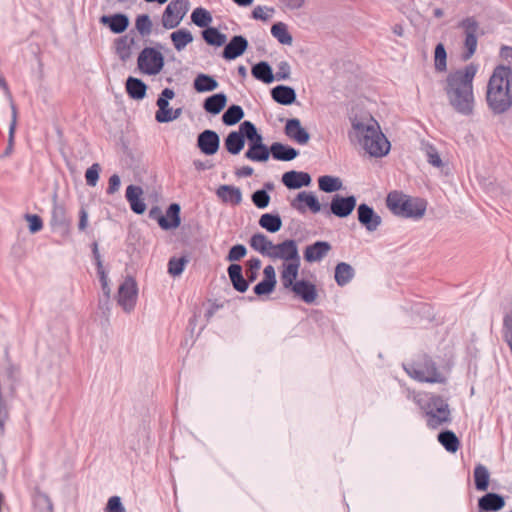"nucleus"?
Here are the masks:
<instances>
[{
  "label": "nucleus",
  "instance_id": "6e6d98bb",
  "mask_svg": "<svg viewBox=\"0 0 512 512\" xmlns=\"http://www.w3.org/2000/svg\"><path fill=\"white\" fill-rule=\"evenodd\" d=\"M253 204L259 209H265L270 202V195L266 189H258L251 196Z\"/></svg>",
  "mask_w": 512,
  "mask_h": 512
},
{
  "label": "nucleus",
  "instance_id": "37998d69",
  "mask_svg": "<svg viewBox=\"0 0 512 512\" xmlns=\"http://www.w3.org/2000/svg\"><path fill=\"white\" fill-rule=\"evenodd\" d=\"M212 20L211 13L203 7H197L191 13L192 23L200 28L206 29L210 26Z\"/></svg>",
  "mask_w": 512,
  "mask_h": 512
},
{
  "label": "nucleus",
  "instance_id": "6ab92c4d",
  "mask_svg": "<svg viewBox=\"0 0 512 512\" xmlns=\"http://www.w3.org/2000/svg\"><path fill=\"white\" fill-rule=\"evenodd\" d=\"M180 211L181 207L178 203H171L167 207L165 215L158 216V225L163 230H172L179 227L181 223Z\"/></svg>",
  "mask_w": 512,
  "mask_h": 512
},
{
  "label": "nucleus",
  "instance_id": "ddd939ff",
  "mask_svg": "<svg viewBox=\"0 0 512 512\" xmlns=\"http://www.w3.org/2000/svg\"><path fill=\"white\" fill-rule=\"evenodd\" d=\"M357 220L369 233L375 232L382 224L381 216L367 203L358 204Z\"/></svg>",
  "mask_w": 512,
  "mask_h": 512
},
{
  "label": "nucleus",
  "instance_id": "473e14b6",
  "mask_svg": "<svg viewBox=\"0 0 512 512\" xmlns=\"http://www.w3.org/2000/svg\"><path fill=\"white\" fill-rule=\"evenodd\" d=\"M203 40L210 46L221 47L227 41V36L216 27L209 26L201 31Z\"/></svg>",
  "mask_w": 512,
  "mask_h": 512
},
{
  "label": "nucleus",
  "instance_id": "5fc2aeb1",
  "mask_svg": "<svg viewBox=\"0 0 512 512\" xmlns=\"http://www.w3.org/2000/svg\"><path fill=\"white\" fill-rule=\"evenodd\" d=\"M271 97L278 104L288 106V85H277L272 88Z\"/></svg>",
  "mask_w": 512,
  "mask_h": 512
},
{
  "label": "nucleus",
  "instance_id": "c03bdc74",
  "mask_svg": "<svg viewBox=\"0 0 512 512\" xmlns=\"http://www.w3.org/2000/svg\"><path fill=\"white\" fill-rule=\"evenodd\" d=\"M300 266V256L298 253L297 243L290 239V284L298 280V270Z\"/></svg>",
  "mask_w": 512,
  "mask_h": 512
},
{
  "label": "nucleus",
  "instance_id": "de8ad7c7",
  "mask_svg": "<svg viewBox=\"0 0 512 512\" xmlns=\"http://www.w3.org/2000/svg\"><path fill=\"white\" fill-rule=\"evenodd\" d=\"M188 262L189 260L186 256L171 257L167 264L168 273L173 277L180 276L183 273Z\"/></svg>",
  "mask_w": 512,
  "mask_h": 512
},
{
  "label": "nucleus",
  "instance_id": "4468645a",
  "mask_svg": "<svg viewBox=\"0 0 512 512\" xmlns=\"http://www.w3.org/2000/svg\"><path fill=\"white\" fill-rule=\"evenodd\" d=\"M268 257L283 260L280 281L282 287L288 289V239H284L278 244H273Z\"/></svg>",
  "mask_w": 512,
  "mask_h": 512
},
{
  "label": "nucleus",
  "instance_id": "f3484780",
  "mask_svg": "<svg viewBox=\"0 0 512 512\" xmlns=\"http://www.w3.org/2000/svg\"><path fill=\"white\" fill-rule=\"evenodd\" d=\"M99 22L109 28L114 34H122L129 27V17L124 13H114L110 15H102Z\"/></svg>",
  "mask_w": 512,
  "mask_h": 512
},
{
  "label": "nucleus",
  "instance_id": "2f4dec72",
  "mask_svg": "<svg viewBox=\"0 0 512 512\" xmlns=\"http://www.w3.org/2000/svg\"><path fill=\"white\" fill-rule=\"evenodd\" d=\"M318 188L324 193H335L343 188L342 180L333 175H321L318 177Z\"/></svg>",
  "mask_w": 512,
  "mask_h": 512
},
{
  "label": "nucleus",
  "instance_id": "603ef678",
  "mask_svg": "<svg viewBox=\"0 0 512 512\" xmlns=\"http://www.w3.org/2000/svg\"><path fill=\"white\" fill-rule=\"evenodd\" d=\"M271 34L281 44H288V26L283 22H276L271 27Z\"/></svg>",
  "mask_w": 512,
  "mask_h": 512
},
{
  "label": "nucleus",
  "instance_id": "774afa93",
  "mask_svg": "<svg viewBox=\"0 0 512 512\" xmlns=\"http://www.w3.org/2000/svg\"><path fill=\"white\" fill-rule=\"evenodd\" d=\"M105 511L106 512H126V510L121 502V498L119 496H112L108 499Z\"/></svg>",
  "mask_w": 512,
  "mask_h": 512
},
{
  "label": "nucleus",
  "instance_id": "a18cd8bd",
  "mask_svg": "<svg viewBox=\"0 0 512 512\" xmlns=\"http://www.w3.org/2000/svg\"><path fill=\"white\" fill-rule=\"evenodd\" d=\"M290 292H293L295 298L300 299L308 292H316V286L309 280L298 279L290 284Z\"/></svg>",
  "mask_w": 512,
  "mask_h": 512
},
{
  "label": "nucleus",
  "instance_id": "bf43d9fd",
  "mask_svg": "<svg viewBox=\"0 0 512 512\" xmlns=\"http://www.w3.org/2000/svg\"><path fill=\"white\" fill-rule=\"evenodd\" d=\"M503 337L512 353V311L507 313L503 319Z\"/></svg>",
  "mask_w": 512,
  "mask_h": 512
},
{
  "label": "nucleus",
  "instance_id": "f704fd0d",
  "mask_svg": "<svg viewBox=\"0 0 512 512\" xmlns=\"http://www.w3.org/2000/svg\"><path fill=\"white\" fill-rule=\"evenodd\" d=\"M225 149L232 155L239 154L245 146V141L241 133L231 131L224 139Z\"/></svg>",
  "mask_w": 512,
  "mask_h": 512
},
{
  "label": "nucleus",
  "instance_id": "9b49d317",
  "mask_svg": "<svg viewBox=\"0 0 512 512\" xmlns=\"http://www.w3.org/2000/svg\"><path fill=\"white\" fill-rule=\"evenodd\" d=\"M290 206L301 214L310 211L312 214L321 213L323 215L324 203L319 201V198L313 191H300L290 201Z\"/></svg>",
  "mask_w": 512,
  "mask_h": 512
},
{
  "label": "nucleus",
  "instance_id": "49530a36",
  "mask_svg": "<svg viewBox=\"0 0 512 512\" xmlns=\"http://www.w3.org/2000/svg\"><path fill=\"white\" fill-rule=\"evenodd\" d=\"M434 66L438 72H445L447 70V52L442 42L437 43L435 46Z\"/></svg>",
  "mask_w": 512,
  "mask_h": 512
},
{
  "label": "nucleus",
  "instance_id": "4be33fe9",
  "mask_svg": "<svg viewBox=\"0 0 512 512\" xmlns=\"http://www.w3.org/2000/svg\"><path fill=\"white\" fill-rule=\"evenodd\" d=\"M504 506V496L495 492H487L478 499V508H481L482 510L497 512L504 508Z\"/></svg>",
  "mask_w": 512,
  "mask_h": 512
},
{
  "label": "nucleus",
  "instance_id": "0e129e2a",
  "mask_svg": "<svg viewBox=\"0 0 512 512\" xmlns=\"http://www.w3.org/2000/svg\"><path fill=\"white\" fill-rule=\"evenodd\" d=\"M25 219L28 222V228L30 233L35 234L42 230L43 221L42 218L37 214H26Z\"/></svg>",
  "mask_w": 512,
  "mask_h": 512
},
{
  "label": "nucleus",
  "instance_id": "4d7b16f0",
  "mask_svg": "<svg viewBox=\"0 0 512 512\" xmlns=\"http://www.w3.org/2000/svg\"><path fill=\"white\" fill-rule=\"evenodd\" d=\"M246 275L247 279L254 282L258 276V270L261 267V260L257 257H251L246 263Z\"/></svg>",
  "mask_w": 512,
  "mask_h": 512
},
{
  "label": "nucleus",
  "instance_id": "cd10ccee",
  "mask_svg": "<svg viewBox=\"0 0 512 512\" xmlns=\"http://www.w3.org/2000/svg\"><path fill=\"white\" fill-rule=\"evenodd\" d=\"M273 244L274 243L261 232L253 234L249 239L250 247L265 257L269 256Z\"/></svg>",
  "mask_w": 512,
  "mask_h": 512
},
{
  "label": "nucleus",
  "instance_id": "b1692460",
  "mask_svg": "<svg viewBox=\"0 0 512 512\" xmlns=\"http://www.w3.org/2000/svg\"><path fill=\"white\" fill-rule=\"evenodd\" d=\"M216 195L222 202L232 205H238L242 201L241 190L233 185H220L216 190Z\"/></svg>",
  "mask_w": 512,
  "mask_h": 512
},
{
  "label": "nucleus",
  "instance_id": "c85d7f7f",
  "mask_svg": "<svg viewBox=\"0 0 512 512\" xmlns=\"http://www.w3.org/2000/svg\"><path fill=\"white\" fill-rule=\"evenodd\" d=\"M310 138V133L302 126L301 121L298 118L290 117V140L299 145H306Z\"/></svg>",
  "mask_w": 512,
  "mask_h": 512
},
{
  "label": "nucleus",
  "instance_id": "5701e85b",
  "mask_svg": "<svg viewBox=\"0 0 512 512\" xmlns=\"http://www.w3.org/2000/svg\"><path fill=\"white\" fill-rule=\"evenodd\" d=\"M227 95L224 92H219L208 96L203 102V109L211 114H219L227 104Z\"/></svg>",
  "mask_w": 512,
  "mask_h": 512
},
{
  "label": "nucleus",
  "instance_id": "4c0bfd02",
  "mask_svg": "<svg viewBox=\"0 0 512 512\" xmlns=\"http://www.w3.org/2000/svg\"><path fill=\"white\" fill-rule=\"evenodd\" d=\"M245 157L255 162H266L269 159V148L264 143L251 145L245 152Z\"/></svg>",
  "mask_w": 512,
  "mask_h": 512
},
{
  "label": "nucleus",
  "instance_id": "dca6fc26",
  "mask_svg": "<svg viewBox=\"0 0 512 512\" xmlns=\"http://www.w3.org/2000/svg\"><path fill=\"white\" fill-rule=\"evenodd\" d=\"M224 45L222 57L227 61H231L244 54L248 48V40L242 35H235Z\"/></svg>",
  "mask_w": 512,
  "mask_h": 512
},
{
  "label": "nucleus",
  "instance_id": "f03ea898",
  "mask_svg": "<svg viewBox=\"0 0 512 512\" xmlns=\"http://www.w3.org/2000/svg\"><path fill=\"white\" fill-rule=\"evenodd\" d=\"M511 76L510 67L498 65L489 78L486 102L495 115L504 114L512 106Z\"/></svg>",
  "mask_w": 512,
  "mask_h": 512
},
{
  "label": "nucleus",
  "instance_id": "13d9d810",
  "mask_svg": "<svg viewBox=\"0 0 512 512\" xmlns=\"http://www.w3.org/2000/svg\"><path fill=\"white\" fill-rule=\"evenodd\" d=\"M101 167L98 163H93L85 172L86 184L90 187L97 185Z\"/></svg>",
  "mask_w": 512,
  "mask_h": 512
},
{
  "label": "nucleus",
  "instance_id": "7ed1b4c3",
  "mask_svg": "<svg viewBox=\"0 0 512 512\" xmlns=\"http://www.w3.org/2000/svg\"><path fill=\"white\" fill-rule=\"evenodd\" d=\"M352 127L356 137L365 151L372 157L386 156L391 148L387 137L380 130L379 124L374 119L370 123L353 120Z\"/></svg>",
  "mask_w": 512,
  "mask_h": 512
},
{
  "label": "nucleus",
  "instance_id": "680f3d73",
  "mask_svg": "<svg viewBox=\"0 0 512 512\" xmlns=\"http://www.w3.org/2000/svg\"><path fill=\"white\" fill-rule=\"evenodd\" d=\"M158 110L155 113V119L159 123H168L172 121V111L173 109L169 106V104L165 105H157Z\"/></svg>",
  "mask_w": 512,
  "mask_h": 512
},
{
  "label": "nucleus",
  "instance_id": "412c9836",
  "mask_svg": "<svg viewBox=\"0 0 512 512\" xmlns=\"http://www.w3.org/2000/svg\"><path fill=\"white\" fill-rule=\"evenodd\" d=\"M227 273L232 286L236 291L240 293L247 291L250 281L247 278H244L242 266L240 264L231 263L227 268Z\"/></svg>",
  "mask_w": 512,
  "mask_h": 512
},
{
  "label": "nucleus",
  "instance_id": "f257e3e1",
  "mask_svg": "<svg viewBox=\"0 0 512 512\" xmlns=\"http://www.w3.org/2000/svg\"><path fill=\"white\" fill-rule=\"evenodd\" d=\"M477 65L470 63L462 69L448 73L442 87L449 105L455 112L470 116L474 109L473 80Z\"/></svg>",
  "mask_w": 512,
  "mask_h": 512
},
{
  "label": "nucleus",
  "instance_id": "a211bd4d",
  "mask_svg": "<svg viewBox=\"0 0 512 512\" xmlns=\"http://www.w3.org/2000/svg\"><path fill=\"white\" fill-rule=\"evenodd\" d=\"M332 249L328 241L317 240L305 247L303 258L308 263H314L322 260Z\"/></svg>",
  "mask_w": 512,
  "mask_h": 512
},
{
  "label": "nucleus",
  "instance_id": "c9c22d12",
  "mask_svg": "<svg viewBox=\"0 0 512 512\" xmlns=\"http://www.w3.org/2000/svg\"><path fill=\"white\" fill-rule=\"evenodd\" d=\"M475 488L478 491H486L489 487L490 473L486 466L477 464L473 471Z\"/></svg>",
  "mask_w": 512,
  "mask_h": 512
},
{
  "label": "nucleus",
  "instance_id": "ea45409f",
  "mask_svg": "<svg viewBox=\"0 0 512 512\" xmlns=\"http://www.w3.org/2000/svg\"><path fill=\"white\" fill-rule=\"evenodd\" d=\"M312 183L311 175L305 171L290 170V190L308 187Z\"/></svg>",
  "mask_w": 512,
  "mask_h": 512
},
{
  "label": "nucleus",
  "instance_id": "39448f33",
  "mask_svg": "<svg viewBox=\"0 0 512 512\" xmlns=\"http://www.w3.org/2000/svg\"><path fill=\"white\" fill-rule=\"evenodd\" d=\"M386 206L395 216L420 219L427 209L424 198L412 197L400 191H391L386 197Z\"/></svg>",
  "mask_w": 512,
  "mask_h": 512
},
{
  "label": "nucleus",
  "instance_id": "864d4df0",
  "mask_svg": "<svg viewBox=\"0 0 512 512\" xmlns=\"http://www.w3.org/2000/svg\"><path fill=\"white\" fill-rule=\"evenodd\" d=\"M278 161H288V145L274 142L269 148V155Z\"/></svg>",
  "mask_w": 512,
  "mask_h": 512
},
{
  "label": "nucleus",
  "instance_id": "0eeeda50",
  "mask_svg": "<svg viewBox=\"0 0 512 512\" xmlns=\"http://www.w3.org/2000/svg\"><path fill=\"white\" fill-rule=\"evenodd\" d=\"M357 206V197L355 195L344 196L336 193L331 197L329 203H324L323 216L325 218H330L331 216L341 219L347 218L355 208L357 209Z\"/></svg>",
  "mask_w": 512,
  "mask_h": 512
},
{
  "label": "nucleus",
  "instance_id": "338daca9",
  "mask_svg": "<svg viewBox=\"0 0 512 512\" xmlns=\"http://www.w3.org/2000/svg\"><path fill=\"white\" fill-rule=\"evenodd\" d=\"M257 131L258 130H257L256 126L252 122L245 120L242 123H240L239 129L236 132L241 133L242 137L245 141L247 138L254 135V133H256Z\"/></svg>",
  "mask_w": 512,
  "mask_h": 512
},
{
  "label": "nucleus",
  "instance_id": "72a5a7b5",
  "mask_svg": "<svg viewBox=\"0 0 512 512\" xmlns=\"http://www.w3.org/2000/svg\"><path fill=\"white\" fill-rule=\"evenodd\" d=\"M258 223L269 233H276L282 227V219L278 213H264L260 216Z\"/></svg>",
  "mask_w": 512,
  "mask_h": 512
},
{
  "label": "nucleus",
  "instance_id": "69168bd1",
  "mask_svg": "<svg viewBox=\"0 0 512 512\" xmlns=\"http://www.w3.org/2000/svg\"><path fill=\"white\" fill-rule=\"evenodd\" d=\"M427 161L430 165L436 168H440L443 166V161L437 151V149L433 145H429L426 150Z\"/></svg>",
  "mask_w": 512,
  "mask_h": 512
},
{
  "label": "nucleus",
  "instance_id": "3c124183",
  "mask_svg": "<svg viewBox=\"0 0 512 512\" xmlns=\"http://www.w3.org/2000/svg\"><path fill=\"white\" fill-rule=\"evenodd\" d=\"M11 110H12V119H11V122L9 125V139H8V145L4 151V156H8L11 154V152L13 150V145H14V134H15V129H16V125H17V108L13 103L11 104Z\"/></svg>",
  "mask_w": 512,
  "mask_h": 512
},
{
  "label": "nucleus",
  "instance_id": "f8f14e48",
  "mask_svg": "<svg viewBox=\"0 0 512 512\" xmlns=\"http://www.w3.org/2000/svg\"><path fill=\"white\" fill-rule=\"evenodd\" d=\"M138 287L133 277H126L118 288L117 303L126 313H130L136 305Z\"/></svg>",
  "mask_w": 512,
  "mask_h": 512
},
{
  "label": "nucleus",
  "instance_id": "8fccbe9b",
  "mask_svg": "<svg viewBox=\"0 0 512 512\" xmlns=\"http://www.w3.org/2000/svg\"><path fill=\"white\" fill-rule=\"evenodd\" d=\"M275 286H276V284H274L266 279H262L260 282H258L254 286L253 292L256 297L266 299L269 297V295L271 293L274 292Z\"/></svg>",
  "mask_w": 512,
  "mask_h": 512
},
{
  "label": "nucleus",
  "instance_id": "1a4fd4ad",
  "mask_svg": "<svg viewBox=\"0 0 512 512\" xmlns=\"http://www.w3.org/2000/svg\"><path fill=\"white\" fill-rule=\"evenodd\" d=\"M458 28H461L464 33V52L462 59L469 60L476 52L478 44L479 23L473 16L466 17L458 23Z\"/></svg>",
  "mask_w": 512,
  "mask_h": 512
},
{
  "label": "nucleus",
  "instance_id": "e433bc0d",
  "mask_svg": "<svg viewBox=\"0 0 512 512\" xmlns=\"http://www.w3.org/2000/svg\"><path fill=\"white\" fill-rule=\"evenodd\" d=\"M170 39L174 48L180 52L193 41V35L188 29L181 28L172 32Z\"/></svg>",
  "mask_w": 512,
  "mask_h": 512
},
{
  "label": "nucleus",
  "instance_id": "423d86ee",
  "mask_svg": "<svg viewBox=\"0 0 512 512\" xmlns=\"http://www.w3.org/2000/svg\"><path fill=\"white\" fill-rule=\"evenodd\" d=\"M406 373L419 382L445 383L446 378L437 368L435 361L427 354H423L412 363L403 366Z\"/></svg>",
  "mask_w": 512,
  "mask_h": 512
},
{
  "label": "nucleus",
  "instance_id": "aec40b11",
  "mask_svg": "<svg viewBox=\"0 0 512 512\" xmlns=\"http://www.w3.org/2000/svg\"><path fill=\"white\" fill-rule=\"evenodd\" d=\"M143 190L138 185H129L126 188L125 197L130 205V209L138 215L143 214L146 211V204L142 198Z\"/></svg>",
  "mask_w": 512,
  "mask_h": 512
},
{
  "label": "nucleus",
  "instance_id": "6e6552de",
  "mask_svg": "<svg viewBox=\"0 0 512 512\" xmlns=\"http://www.w3.org/2000/svg\"><path fill=\"white\" fill-rule=\"evenodd\" d=\"M164 64L163 54L154 47L143 48L137 58L138 69L149 76L159 74Z\"/></svg>",
  "mask_w": 512,
  "mask_h": 512
},
{
  "label": "nucleus",
  "instance_id": "20e7f679",
  "mask_svg": "<svg viewBox=\"0 0 512 512\" xmlns=\"http://www.w3.org/2000/svg\"><path fill=\"white\" fill-rule=\"evenodd\" d=\"M413 400L425 413L428 427L436 429L451 421L449 405L443 397L428 393H413Z\"/></svg>",
  "mask_w": 512,
  "mask_h": 512
},
{
  "label": "nucleus",
  "instance_id": "9d476101",
  "mask_svg": "<svg viewBox=\"0 0 512 512\" xmlns=\"http://www.w3.org/2000/svg\"><path fill=\"white\" fill-rule=\"evenodd\" d=\"M189 0H171L165 7L161 24L167 30L175 29L178 27L189 11Z\"/></svg>",
  "mask_w": 512,
  "mask_h": 512
},
{
  "label": "nucleus",
  "instance_id": "a878e982",
  "mask_svg": "<svg viewBox=\"0 0 512 512\" xmlns=\"http://www.w3.org/2000/svg\"><path fill=\"white\" fill-rule=\"evenodd\" d=\"M126 92L133 100H142L146 97L147 85L146 83L136 77L129 76L126 79Z\"/></svg>",
  "mask_w": 512,
  "mask_h": 512
},
{
  "label": "nucleus",
  "instance_id": "052dcab7",
  "mask_svg": "<svg viewBox=\"0 0 512 512\" xmlns=\"http://www.w3.org/2000/svg\"><path fill=\"white\" fill-rule=\"evenodd\" d=\"M247 253V249L243 244L233 245L226 256V260L230 262L239 261Z\"/></svg>",
  "mask_w": 512,
  "mask_h": 512
},
{
  "label": "nucleus",
  "instance_id": "393cba45",
  "mask_svg": "<svg viewBox=\"0 0 512 512\" xmlns=\"http://www.w3.org/2000/svg\"><path fill=\"white\" fill-rule=\"evenodd\" d=\"M355 277V269L346 262H339L334 268V280L340 287L349 284Z\"/></svg>",
  "mask_w": 512,
  "mask_h": 512
},
{
  "label": "nucleus",
  "instance_id": "2eb2a0df",
  "mask_svg": "<svg viewBox=\"0 0 512 512\" xmlns=\"http://www.w3.org/2000/svg\"><path fill=\"white\" fill-rule=\"evenodd\" d=\"M197 146L203 154L214 155L219 150L220 137L215 131L206 129L198 134Z\"/></svg>",
  "mask_w": 512,
  "mask_h": 512
},
{
  "label": "nucleus",
  "instance_id": "c756f323",
  "mask_svg": "<svg viewBox=\"0 0 512 512\" xmlns=\"http://www.w3.org/2000/svg\"><path fill=\"white\" fill-rule=\"evenodd\" d=\"M252 76L265 84H271L275 81L274 73L270 64L266 61H260L251 68Z\"/></svg>",
  "mask_w": 512,
  "mask_h": 512
},
{
  "label": "nucleus",
  "instance_id": "bb28decb",
  "mask_svg": "<svg viewBox=\"0 0 512 512\" xmlns=\"http://www.w3.org/2000/svg\"><path fill=\"white\" fill-rule=\"evenodd\" d=\"M219 87L218 81L214 76L199 73L193 80V88L198 93H206L216 90Z\"/></svg>",
  "mask_w": 512,
  "mask_h": 512
},
{
  "label": "nucleus",
  "instance_id": "79ce46f5",
  "mask_svg": "<svg viewBox=\"0 0 512 512\" xmlns=\"http://www.w3.org/2000/svg\"><path fill=\"white\" fill-rule=\"evenodd\" d=\"M54 196L51 211V225L56 227H65L68 224L65 207L59 204Z\"/></svg>",
  "mask_w": 512,
  "mask_h": 512
},
{
  "label": "nucleus",
  "instance_id": "e2e57ef3",
  "mask_svg": "<svg viewBox=\"0 0 512 512\" xmlns=\"http://www.w3.org/2000/svg\"><path fill=\"white\" fill-rule=\"evenodd\" d=\"M273 13V8L258 5L252 10V18L255 20L267 21L272 17Z\"/></svg>",
  "mask_w": 512,
  "mask_h": 512
},
{
  "label": "nucleus",
  "instance_id": "7c9ffc66",
  "mask_svg": "<svg viewBox=\"0 0 512 512\" xmlns=\"http://www.w3.org/2000/svg\"><path fill=\"white\" fill-rule=\"evenodd\" d=\"M438 442L449 453H455L460 447V440L457 435L449 429L442 430L437 435Z\"/></svg>",
  "mask_w": 512,
  "mask_h": 512
},
{
  "label": "nucleus",
  "instance_id": "58836bf2",
  "mask_svg": "<svg viewBox=\"0 0 512 512\" xmlns=\"http://www.w3.org/2000/svg\"><path fill=\"white\" fill-rule=\"evenodd\" d=\"M244 117V110L240 105L232 104L222 115V122L226 126H233L240 122Z\"/></svg>",
  "mask_w": 512,
  "mask_h": 512
},
{
  "label": "nucleus",
  "instance_id": "09e8293b",
  "mask_svg": "<svg viewBox=\"0 0 512 512\" xmlns=\"http://www.w3.org/2000/svg\"><path fill=\"white\" fill-rule=\"evenodd\" d=\"M135 27L142 37L149 36L152 31V22L148 14H140L136 17Z\"/></svg>",
  "mask_w": 512,
  "mask_h": 512
},
{
  "label": "nucleus",
  "instance_id": "a19ab883",
  "mask_svg": "<svg viewBox=\"0 0 512 512\" xmlns=\"http://www.w3.org/2000/svg\"><path fill=\"white\" fill-rule=\"evenodd\" d=\"M134 44V39L129 38L127 35L121 36L115 40L116 54L122 61H126L131 56V46Z\"/></svg>",
  "mask_w": 512,
  "mask_h": 512
}]
</instances>
